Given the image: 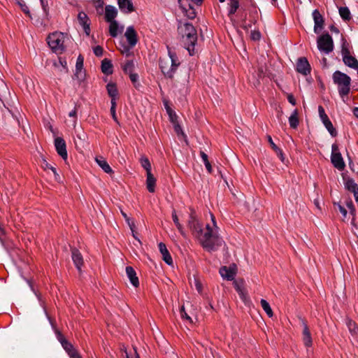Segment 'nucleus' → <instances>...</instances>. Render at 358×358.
<instances>
[{
  "label": "nucleus",
  "mask_w": 358,
  "mask_h": 358,
  "mask_svg": "<svg viewBox=\"0 0 358 358\" xmlns=\"http://www.w3.org/2000/svg\"><path fill=\"white\" fill-rule=\"evenodd\" d=\"M195 237L201 246L208 252L216 251L224 244L217 231L208 224H206L205 229H202Z\"/></svg>",
  "instance_id": "obj_1"
},
{
  "label": "nucleus",
  "mask_w": 358,
  "mask_h": 358,
  "mask_svg": "<svg viewBox=\"0 0 358 358\" xmlns=\"http://www.w3.org/2000/svg\"><path fill=\"white\" fill-rule=\"evenodd\" d=\"M178 30L182 38V42L190 55L194 54V46L197 41L196 31L190 23L180 24Z\"/></svg>",
  "instance_id": "obj_2"
},
{
  "label": "nucleus",
  "mask_w": 358,
  "mask_h": 358,
  "mask_svg": "<svg viewBox=\"0 0 358 358\" xmlns=\"http://www.w3.org/2000/svg\"><path fill=\"white\" fill-rule=\"evenodd\" d=\"M167 48L169 56L159 59V67L165 77L173 78V74L180 62L176 54L169 47H167Z\"/></svg>",
  "instance_id": "obj_3"
},
{
  "label": "nucleus",
  "mask_w": 358,
  "mask_h": 358,
  "mask_svg": "<svg viewBox=\"0 0 358 358\" xmlns=\"http://www.w3.org/2000/svg\"><path fill=\"white\" fill-rule=\"evenodd\" d=\"M332 79L334 83L338 87L341 97L348 96L350 92V77L340 71H336L332 75Z\"/></svg>",
  "instance_id": "obj_4"
},
{
  "label": "nucleus",
  "mask_w": 358,
  "mask_h": 358,
  "mask_svg": "<svg viewBox=\"0 0 358 358\" xmlns=\"http://www.w3.org/2000/svg\"><path fill=\"white\" fill-rule=\"evenodd\" d=\"M64 36L61 32H55L50 34L47 38L50 48L56 53L61 54L64 50Z\"/></svg>",
  "instance_id": "obj_5"
},
{
  "label": "nucleus",
  "mask_w": 358,
  "mask_h": 358,
  "mask_svg": "<svg viewBox=\"0 0 358 358\" xmlns=\"http://www.w3.org/2000/svg\"><path fill=\"white\" fill-rule=\"evenodd\" d=\"M317 43L318 49L326 54L330 53L334 49L333 39L328 33L320 36Z\"/></svg>",
  "instance_id": "obj_6"
},
{
  "label": "nucleus",
  "mask_w": 358,
  "mask_h": 358,
  "mask_svg": "<svg viewBox=\"0 0 358 358\" xmlns=\"http://www.w3.org/2000/svg\"><path fill=\"white\" fill-rule=\"evenodd\" d=\"M331 163L337 169L342 171L344 169L345 164L343 159L341 152L338 150V146L336 144H333L331 146Z\"/></svg>",
  "instance_id": "obj_7"
},
{
  "label": "nucleus",
  "mask_w": 358,
  "mask_h": 358,
  "mask_svg": "<svg viewBox=\"0 0 358 358\" xmlns=\"http://www.w3.org/2000/svg\"><path fill=\"white\" fill-rule=\"evenodd\" d=\"M299 321L301 327H303L302 339L303 342L306 347H310L313 343L311 334L307 324V321L302 317H299Z\"/></svg>",
  "instance_id": "obj_8"
},
{
  "label": "nucleus",
  "mask_w": 358,
  "mask_h": 358,
  "mask_svg": "<svg viewBox=\"0 0 358 358\" xmlns=\"http://www.w3.org/2000/svg\"><path fill=\"white\" fill-rule=\"evenodd\" d=\"M188 227L191 230L192 234L196 236L203 229L202 225L196 219L195 212L192 211L189 219L188 220Z\"/></svg>",
  "instance_id": "obj_9"
},
{
  "label": "nucleus",
  "mask_w": 358,
  "mask_h": 358,
  "mask_svg": "<svg viewBox=\"0 0 358 358\" xmlns=\"http://www.w3.org/2000/svg\"><path fill=\"white\" fill-rule=\"evenodd\" d=\"M296 69L297 72L307 76L310 73V65L306 57H300L296 62Z\"/></svg>",
  "instance_id": "obj_10"
},
{
  "label": "nucleus",
  "mask_w": 358,
  "mask_h": 358,
  "mask_svg": "<svg viewBox=\"0 0 358 358\" xmlns=\"http://www.w3.org/2000/svg\"><path fill=\"white\" fill-rule=\"evenodd\" d=\"M55 146L58 155L61 156L62 159H66L68 155L64 140L61 137L56 138L55 139Z\"/></svg>",
  "instance_id": "obj_11"
},
{
  "label": "nucleus",
  "mask_w": 358,
  "mask_h": 358,
  "mask_svg": "<svg viewBox=\"0 0 358 358\" xmlns=\"http://www.w3.org/2000/svg\"><path fill=\"white\" fill-rule=\"evenodd\" d=\"M313 17L314 20V31L319 34L324 27V20L318 10H314L313 12Z\"/></svg>",
  "instance_id": "obj_12"
},
{
  "label": "nucleus",
  "mask_w": 358,
  "mask_h": 358,
  "mask_svg": "<svg viewBox=\"0 0 358 358\" xmlns=\"http://www.w3.org/2000/svg\"><path fill=\"white\" fill-rule=\"evenodd\" d=\"M124 36L126 37L127 41L131 48H133L136 45L138 42L137 33L135 31L134 27L130 26L127 28V30L124 33Z\"/></svg>",
  "instance_id": "obj_13"
},
{
  "label": "nucleus",
  "mask_w": 358,
  "mask_h": 358,
  "mask_svg": "<svg viewBox=\"0 0 358 358\" xmlns=\"http://www.w3.org/2000/svg\"><path fill=\"white\" fill-rule=\"evenodd\" d=\"M55 333L56 334V337H57V340L59 341L62 346L65 350V351L67 352V354L70 351H71L74 349L73 345L65 338V337L63 336V334L61 333V331H59L58 329H55Z\"/></svg>",
  "instance_id": "obj_14"
},
{
  "label": "nucleus",
  "mask_w": 358,
  "mask_h": 358,
  "mask_svg": "<svg viewBox=\"0 0 358 358\" xmlns=\"http://www.w3.org/2000/svg\"><path fill=\"white\" fill-rule=\"evenodd\" d=\"M236 270L235 266H222L220 269V273L221 276L227 280H232L236 275Z\"/></svg>",
  "instance_id": "obj_15"
},
{
  "label": "nucleus",
  "mask_w": 358,
  "mask_h": 358,
  "mask_svg": "<svg viewBox=\"0 0 358 358\" xmlns=\"http://www.w3.org/2000/svg\"><path fill=\"white\" fill-rule=\"evenodd\" d=\"M78 20L80 24L83 27L85 34L89 36L90 34V24L87 14L84 12H80L78 15Z\"/></svg>",
  "instance_id": "obj_16"
},
{
  "label": "nucleus",
  "mask_w": 358,
  "mask_h": 358,
  "mask_svg": "<svg viewBox=\"0 0 358 358\" xmlns=\"http://www.w3.org/2000/svg\"><path fill=\"white\" fill-rule=\"evenodd\" d=\"M71 257L76 267L80 271L81 266L83 264V259L81 253L76 248H73L71 250Z\"/></svg>",
  "instance_id": "obj_17"
},
{
  "label": "nucleus",
  "mask_w": 358,
  "mask_h": 358,
  "mask_svg": "<svg viewBox=\"0 0 358 358\" xmlns=\"http://www.w3.org/2000/svg\"><path fill=\"white\" fill-rule=\"evenodd\" d=\"M158 248L159 250L160 253L162 255L163 260L168 264V265H172L173 264V260L171 258V256L168 251L166 245L164 243H159L158 245Z\"/></svg>",
  "instance_id": "obj_18"
},
{
  "label": "nucleus",
  "mask_w": 358,
  "mask_h": 358,
  "mask_svg": "<svg viewBox=\"0 0 358 358\" xmlns=\"http://www.w3.org/2000/svg\"><path fill=\"white\" fill-rule=\"evenodd\" d=\"M117 3L122 12L130 13L134 11V7L130 0H117Z\"/></svg>",
  "instance_id": "obj_19"
},
{
  "label": "nucleus",
  "mask_w": 358,
  "mask_h": 358,
  "mask_svg": "<svg viewBox=\"0 0 358 358\" xmlns=\"http://www.w3.org/2000/svg\"><path fill=\"white\" fill-rule=\"evenodd\" d=\"M180 8L182 10L187 17L189 19H194L196 17V12L194 8L192 6L191 4L188 3L187 7L182 2V0H178Z\"/></svg>",
  "instance_id": "obj_20"
},
{
  "label": "nucleus",
  "mask_w": 358,
  "mask_h": 358,
  "mask_svg": "<svg viewBox=\"0 0 358 358\" xmlns=\"http://www.w3.org/2000/svg\"><path fill=\"white\" fill-rule=\"evenodd\" d=\"M117 15V8L110 5H108L105 8V19L107 22L115 21V18Z\"/></svg>",
  "instance_id": "obj_21"
},
{
  "label": "nucleus",
  "mask_w": 358,
  "mask_h": 358,
  "mask_svg": "<svg viewBox=\"0 0 358 358\" xmlns=\"http://www.w3.org/2000/svg\"><path fill=\"white\" fill-rule=\"evenodd\" d=\"M83 60L84 59L83 56L79 55L77 58L76 64V73L74 76L80 80H83L85 77V74L82 72V69L83 67Z\"/></svg>",
  "instance_id": "obj_22"
},
{
  "label": "nucleus",
  "mask_w": 358,
  "mask_h": 358,
  "mask_svg": "<svg viewBox=\"0 0 358 358\" xmlns=\"http://www.w3.org/2000/svg\"><path fill=\"white\" fill-rule=\"evenodd\" d=\"M126 273L132 285L135 287H138L139 281L134 269L131 266H127Z\"/></svg>",
  "instance_id": "obj_23"
},
{
  "label": "nucleus",
  "mask_w": 358,
  "mask_h": 358,
  "mask_svg": "<svg viewBox=\"0 0 358 358\" xmlns=\"http://www.w3.org/2000/svg\"><path fill=\"white\" fill-rule=\"evenodd\" d=\"M110 23L109 25V33L112 37H116L118 35V33H122L124 29V27H119L118 22L115 21L108 22Z\"/></svg>",
  "instance_id": "obj_24"
},
{
  "label": "nucleus",
  "mask_w": 358,
  "mask_h": 358,
  "mask_svg": "<svg viewBox=\"0 0 358 358\" xmlns=\"http://www.w3.org/2000/svg\"><path fill=\"white\" fill-rule=\"evenodd\" d=\"M96 163L99 164V166L107 173H113V170L105 159L101 156L97 157L95 159Z\"/></svg>",
  "instance_id": "obj_25"
},
{
  "label": "nucleus",
  "mask_w": 358,
  "mask_h": 358,
  "mask_svg": "<svg viewBox=\"0 0 358 358\" xmlns=\"http://www.w3.org/2000/svg\"><path fill=\"white\" fill-rule=\"evenodd\" d=\"M146 175H147V178H146L147 189L150 192H154L155 184H156V179L154 177V176L152 174L151 172L146 173Z\"/></svg>",
  "instance_id": "obj_26"
},
{
  "label": "nucleus",
  "mask_w": 358,
  "mask_h": 358,
  "mask_svg": "<svg viewBox=\"0 0 358 358\" xmlns=\"http://www.w3.org/2000/svg\"><path fill=\"white\" fill-rule=\"evenodd\" d=\"M343 61L346 66L352 69L358 70V61L354 57L351 55L349 57L345 56L344 57Z\"/></svg>",
  "instance_id": "obj_27"
},
{
  "label": "nucleus",
  "mask_w": 358,
  "mask_h": 358,
  "mask_svg": "<svg viewBox=\"0 0 358 358\" xmlns=\"http://www.w3.org/2000/svg\"><path fill=\"white\" fill-rule=\"evenodd\" d=\"M101 71L104 74L110 75L113 73V64L107 59H104L101 62Z\"/></svg>",
  "instance_id": "obj_28"
},
{
  "label": "nucleus",
  "mask_w": 358,
  "mask_h": 358,
  "mask_svg": "<svg viewBox=\"0 0 358 358\" xmlns=\"http://www.w3.org/2000/svg\"><path fill=\"white\" fill-rule=\"evenodd\" d=\"M289 123L292 128L296 129L299 125L298 111L294 110L289 117Z\"/></svg>",
  "instance_id": "obj_29"
},
{
  "label": "nucleus",
  "mask_w": 358,
  "mask_h": 358,
  "mask_svg": "<svg viewBox=\"0 0 358 358\" xmlns=\"http://www.w3.org/2000/svg\"><path fill=\"white\" fill-rule=\"evenodd\" d=\"M344 184L345 188L350 192H355L358 188L357 184L351 178L344 179Z\"/></svg>",
  "instance_id": "obj_30"
},
{
  "label": "nucleus",
  "mask_w": 358,
  "mask_h": 358,
  "mask_svg": "<svg viewBox=\"0 0 358 358\" xmlns=\"http://www.w3.org/2000/svg\"><path fill=\"white\" fill-rule=\"evenodd\" d=\"M234 286L236 292L238 293L240 296L243 299L245 294V290L243 287V280H235L234 282Z\"/></svg>",
  "instance_id": "obj_31"
},
{
  "label": "nucleus",
  "mask_w": 358,
  "mask_h": 358,
  "mask_svg": "<svg viewBox=\"0 0 358 358\" xmlns=\"http://www.w3.org/2000/svg\"><path fill=\"white\" fill-rule=\"evenodd\" d=\"M107 92L108 95L111 98H116L118 95L117 89L114 83H108L106 86Z\"/></svg>",
  "instance_id": "obj_32"
},
{
  "label": "nucleus",
  "mask_w": 358,
  "mask_h": 358,
  "mask_svg": "<svg viewBox=\"0 0 358 358\" xmlns=\"http://www.w3.org/2000/svg\"><path fill=\"white\" fill-rule=\"evenodd\" d=\"M338 10L343 20L349 21L351 19L350 11L348 7H341Z\"/></svg>",
  "instance_id": "obj_33"
},
{
  "label": "nucleus",
  "mask_w": 358,
  "mask_h": 358,
  "mask_svg": "<svg viewBox=\"0 0 358 358\" xmlns=\"http://www.w3.org/2000/svg\"><path fill=\"white\" fill-rule=\"evenodd\" d=\"M322 122L325 126L326 129L328 130V131L332 136L334 137L337 135V132L329 118L325 120Z\"/></svg>",
  "instance_id": "obj_34"
},
{
  "label": "nucleus",
  "mask_w": 358,
  "mask_h": 358,
  "mask_svg": "<svg viewBox=\"0 0 358 358\" xmlns=\"http://www.w3.org/2000/svg\"><path fill=\"white\" fill-rule=\"evenodd\" d=\"M260 303H261V306H262L263 310L266 312L267 315L269 317H273V310H272L269 303L265 299H262Z\"/></svg>",
  "instance_id": "obj_35"
},
{
  "label": "nucleus",
  "mask_w": 358,
  "mask_h": 358,
  "mask_svg": "<svg viewBox=\"0 0 358 358\" xmlns=\"http://www.w3.org/2000/svg\"><path fill=\"white\" fill-rule=\"evenodd\" d=\"M229 15H234L239 7L238 0H229Z\"/></svg>",
  "instance_id": "obj_36"
},
{
  "label": "nucleus",
  "mask_w": 358,
  "mask_h": 358,
  "mask_svg": "<svg viewBox=\"0 0 358 358\" xmlns=\"http://www.w3.org/2000/svg\"><path fill=\"white\" fill-rule=\"evenodd\" d=\"M200 155H201V157L205 164V166H206L208 172L210 173H212L213 168H212L210 163L208 161V155L203 151L200 152Z\"/></svg>",
  "instance_id": "obj_37"
},
{
  "label": "nucleus",
  "mask_w": 358,
  "mask_h": 358,
  "mask_svg": "<svg viewBox=\"0 0 358 358\" xmlns=\"http://www.w3.org/2000/svg\"><path fill=\"white\" fill-rule=\"evenodd\" d=\"M347 326L348 327V329H349L350 334L352 336H358V327L357 326L355 322H354L352 320H348L347 322Z\"/></svg>",
  "instance_id": "obj_38"
},
{
  "label": "nucleus",
  "mask_w": 358,
  "mask_h": 358,
  "mask_svg": "<svg viewBox=\"0 0 358 358\" xmlns=\"http://www.w3.org/2000/svg\"><path fill=\"white\" fill-rule=\"evenodd\" d=\"M134 64L132 60H127L123 65L122 69L124 73H129L133 72Z\"/></svg>",
  "instance_id": "obj_39"
},
{
  "label": "nucleus",
  "mask_w": 358,
  "mask_h": 358,
  "mask_svg": "<svg viewBox=\"0 0 358 358\" xmlns=\"http://www.w3.org/2000/svg\"><path fill=\"white\" fill-rule=\"evenodd\" d=\"M141 166L145 169L146 173L151 172V164L148 159L145 157H142L140 159Z\"/></svg>",
  "instance_id": "obj_40"
},
{
  "label": "nucleus",
  "mask_w": 358,
  "mask_h": 358,
  "mask_svg": "<svg viewBox=\"0 0 358 358\" xmlns=\"http://www.w3.org/2000/svg\"><path fill=\"white\" fill-rule=\"evenodd\" d=\"M318 112L322 122L329 118L327 114L325 113L324 108L322 106H320L318 107Z\"/></svg>",
  "instance_id": "obj_41"
},
{
  "label": "nucleus",
  "mask_w": 358,
  "mask_h": 358,
  "mask_svg": "<svg viewBox=\"0 0 358 358\" xmlns=\"http://www.w3.org/2000/svg\"><path fill=\"white\" fill-rule=\"evenodd\" d=\"M266 67L264 66H260L258 67L257 76L259 78H262L266 76Z\"/></svg>",
  "instance_id": "obj_42"
},
{
  "label": "nucleus",
  "mask_w": 358,
  "mask_h": 358,
  "mask_svg": "<svg viewBox=\"0 0 358 358\" xmlns=\"http://www.w3.org/2000/svg\"><path fill=\"white\" fill-rule=\"evenodd\" d=\"M180 315L182 319H185L188 320L189 322H192L191 317L185 312L184 306H182L180 308Z\"/></svg>",
  "instance_id": "obj_43"
},
{
  "label": "nucleus",
  "mask_w": 358,
  "mask_h": 358,
  "mask_svg": "<svg viewBox=\"0 0 358 358\" xmlns=\"http://www.w3.org/2000/svg\"><path fill=\"white\" fill-rule=\"evenodd\" d=\"M103 50L100 45L94 48V53L97 57H101L103 55Z\"/></svg>",
  "instance_id": "obj_44"
},
{
  "label": "nucleus",
  "mask_w": 358,
  "mask_h": 358,
  "mask_svg": "<svg viewBox=\"0 0 358 358\" xmlns=\"http://www.w3.org/2000/svg\"><path fill=\"white\" fill-rule=\"evenodd\" d=\"M261 38L260 32L258 31H253L251 32V38L253 41H258Z\"/></svg>",
  "instance_id": "obj_45"
},
{
  "label": "nucleus",
  "mask_w": 358,
  "mask_h": 358,
  "mask_svg": "<svg viewBox=\"0 0 358 358\" xmlns=\"http://www.w3.org/2000/svg\"><path fill=\"white\" fill-rule=\"evenodd\" d=\"M71 358H82L78 351L74 348L73 350L68 353Z\"/></svg>",
  "instance_id": "obj_46"
},
{
  "label": "nucleus",
  "mask_w": 358,
  "mask_h": 358,
  "mask_svg": "<svg viewBox=\"0 0 358 358\" xmlns=\"http://www.w3.org/2000/svg\"><path fill=\"white\" fill-rule=\"evenodd\" d=\"M268 141L271 148H273V150L275 152H278L279 150V148L273 143V141L270 136H268Z\"/></svg>",
  "instance_id": "obj_47"
},
{
  "label": "nucleus",
  "mask_w": 358,
  "mask_h": 358,
  "mask_svg": "<svg viewBox=\"0 0 358 358\" xmlns=\"http://www.w3.org/2000/svg\"><path fill=\"white\" fill-rule=\"evenodd\" d=\"M128 74L129 75L131 81L135 85L138 81V76L136 73H134L133 72Z\"/></svg>",
  "instance_id": "obj_48"
},
{
  "label": "nucleus",
  "mask_w": 358,
  "mask_h": 358,
  "mask_svg": "<svg viewBox=\"0 0 358 358\" xmlns=\"http://www.w3.org/2000/svg\"><path fill=\"white\" fill-rule=\"evenodd\" d=\"M127 224L131 231V233L134 234L136 227L134 222L133 220H131L130 219H127Z\"/></svg>",
  "instance_id": "obj_49"
},
{
  "label": "nucleus",
  "mask_w": 358,
  "mask_h": 358,
  "mask_svg": "<svg viewBox=\"0 0 358 358\" xmlns=\"http://www.w3.org/2000/svg\"><path fill=\"white\" fill-rule=\"evenodd\" d=\"M341 53H342L343 59L345 56H347V57L350 56V50H348V48H347L345 47L342 48Z\"/></svg>",
  "instance_id": "obj_50"
},
{
  "label": "nucleus",
  "mask_w": 358,
  "mask_h": 358,
  "mask_svg": "<svg viewBox=\"0 0 358 358\" xmlns=\"http://www.w3.org/2000/svg\"><path fill=\"white\" fill-rule=\"evenodd\" d=\"M76 113H77V109H76V106L75 107V108L71 110V112H69V116L71 117H73L74 118V120H73V122L74 124L76 123Z\"/></svg>",
  "instance_id": "obj_51"
},
{
  "label": "nucleus",
  "mask_w": 358,
  "mask_h": 358,
  "mask_svg": "<svg viewBox=\"0 0 358 358\" xmlns=\"http://www.w3.org/2000/svg\"><path fill=\"white\" fill-rule=\"evenodd\" d=\"M20 6H21L22 10L24 13H26L27 15H29V8H28V6L25 3H20Z\"/></svg>",
  "instance_id": "obj_52"
},
{
  "label": "nucleus",
  "mask_w": 358,
  "mask_h": 358,
  "mask_svg": "<svg viewBox=\"0 0 358 358\" xmlns=\"http://www.w3.org/2000/svg\"><path fill=\"white\" fill-rule=\"evenodd\" d=\"M122 54H124L127 57H129L131 55V52L129 50V48L127 46L124 47V49L121 51Z\"/></svg>",
  "instance_id": "obj_53"
},
{
  "label": "nucleus",
  "mask_w": 358,
  "mask_h": 358,
  "mask_svg": "<svg viewBox=\"0 0 358 358\" xmlns=\"http://www.w3.org/2000/svg\"><path fill=\"white\" fill-rule=\"evenodd\" d=\"M174 129H175V131L179 134H183L182 131V129H181V127L178 124V123H176L174 124Z\"/></svg>",
  "instance_id": "obj_54"
},
{
  "label": "nucleus",
  "mask_w": 358,
  "mask_h": 358,
  "mask_svg": "<svg viewBox=\"0 0 358 358\" xmlns=\"http://www.w3.org/2000/svg\"><path fill=\"white\" fill-rule=\"evenodd\" d=\"M347 206L348 207V208L350 209V213L351 214H354L355 212V208L354 207V205L352 203V201H350L349 203H347Z\"/></svg>",
  "instance_id": "obj_55"
},
{
  "label": "nucleus",
  "mask_w": 358,
  "mask_h": 358,
  "mask_svg": "<svg viewBox=\"0 0 358 358\" xmlns=\"http://www.w3.org/2000/svg\"><path fill=\"white\" fill-rule=\"evenodd\" d=\"M176 227L178 228V231H180V233L183 236H186V234L185 233L184 230H183V227L180 224V223H178V224H176Z\"/></svg>",
  "instance_id": "obj_56"
},
{
  "label": "nucleus",
  "mask_w": 358,
  "mask_h": 358,
  "mask_svg": "<svg viewBox=\"0 0 358 358\" xmlns=\"http://www.w3.org/2000/svg\"><path fill=\"white\" fill-rule=\"evenodd\" d=\"M210 217H211L212 222H213V227H211L213 228L214 230H216L217 231L218 227L216 224L215 218L213 214H210Z\"/></svg>",
  "instance_id": "obj_57"
},
{
  "label": "nucleus",
  "mask_w": 358,
  "mask_h": 358,
  "mask_svg": "<svg viewBox=\"0 0 358 358\" xmlns=\"http://www.w3.org/2000/svg\"><path fill=\"white\" fill-rule=\"evenodd\" d=\"M287 99L291 104H292L293 106L296 105V100L292 94H289L287 96Z\"/></svg>",
  "instance_id": "obj_58"
},
{
  "label": "nucleus",
  "mask_w": 358,
  "mask_h": 358,
  "mask_svg": "<svg viewBox=\"0 0 358 358\" xmlns=\"http://www.w3.org/2000/svg\"><path fill=\"white\" fill-rule=\"evenodd\" d=\"M172 218H173V221L175 223V224L180 223L179 220H178V217L175 210H173V212L172 213Z\"/></svg>",
  "instance_id": "obj_59"
},
{
  "label": "nucleus",
  "mask_w": 358,
  "mask_h": 358,
  "mask_svg": "<svg viewBox=\"0 0 358 358\" xmlns=\"http://www.w3.org/2000/svg\"><path fill=\"white\" fill-rule=\"evenodd\" d=\"M41 3L43 10L46 12L48 8V1H45V0H41Z\"/></svg>",
  "instance_id": "obj_60"
},
{
  "label": "nucleus",
  "mask_w": 358,
  "mask_h": 358,
  "mask_svg": "<svg viewBox=\"0 0 358 358\" xmlns=\"http://www.w3.org/2000/svg\"><path fill=\"white\" fill-rule=\"evenodd\" d=\"M169 117H170L171 121L172 122H173L174 124H176V118H177L176 113H173V114H171V113H169Z\"/></svg>",
  "instance_id": "obj_61"
},
{
  "label": "nucleus",
  "mask_w": 358,
  "mask_h": 358,
  "mask_svg": "<svg viewBox=\"0 0 358 358\" xmlns=\"http://www.w3.org/2000/svg\"><path fill=\"white\" fill-rule=\"evenodd\" d=\"M339 210H340V212L343 214V215L344 217H345V216H346V215H347V210H346V209H345L344 207H343V206H339Z\"/></svg>",
  "instance_id": "obj_62"
},
{
  "label": "nucleus",
  "mask_w": 358,
  "mask_h": 358,
  "mask_svg": "<svg viewBox=\"0 0 358 358\" xmlns=\"http://www.w3.org/2000/svg\"><path fill=\"white\" fill-rule=\"evenodd\" d=\"M110 113H111V115H112V117H113V119L115 120V121H117V117H116V113H115V109L114 108H110Z\"/></svg>",
  "instance_id": "obj_63"
},
{
  "label": "nucleus",
  "mask_w": 358,
  "mask_h": 358,
  "mask_svg": "<svg viewBox=\"0 0 358 358\" xmlns=\"http://www.w3.org/2000/svg\"><path fill=\"white\" fill-rule=\"evenodd\" d=\"M354 194V196H355V201L357 202H358V187L357 188V189L355 190V192H352Z\"/></svg>",
  "instance_id": "obj_64"
}]
</instances>
